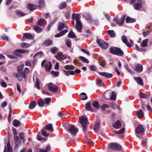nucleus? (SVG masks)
<instances>
[{
	"instance_id": "obj_1",
	"label": "nucleus",
	"mask_w": 152,
	"mask_h": 152,
	"mask_svg": "<svg viewBox=\"0 0 152 152\" xmlns=\"http://www.w3.org/2000/svg\"><path fill=\"white\" fill-rule=\"evenodd\" d=\"M80 15L79 14H76L74 13L72 15L73 20H75L76 21V28L77 31L79 32H81V29L83 28L82 24L80 20Z\"/></svg>"
},
{
	"instance_id": "obj_2",
	"label": "nucleus",
	"mask_w": 152,
	"mask_h": 152,
	"mask_svg": "<svg viewBox=\"0 0 152 152\" xmlns=\"http://www.w3.org/2000/svg\"><path fill=\"white\" fill-rule=\"evenodd\" d=\"M110 53L115 55L122 56L124 54L123 51L120 48L117 47H112L109 49Z\"/></svg>"
},
{
	"instance_id": "obj_3",
	"label": "nucleus",
	"mask_w": 152,
	"mask_h": 152,
	"mask_svg": "<svg viewBox=\"0 0 152 152\" xmlns=\"http://www.w3.org/2000/svg\"><path fill=\"white\" fill-rule=\"evenodd\" d=\"M78 121L81 125L83 130L84 132L86 131L88 124L87 118L84 116L80 117L79 118Z\"/></svg>"
},
{
	"instance_id": "obj_4",
	"label": "nucleus",
	"mask_w": 152,
	"mask_h": 152,
	"mask_svg": "<svg viewBox=\"0 0 152 152\" xmlns=\"http://www.w3.org/2000/svg\"><path fill=\"white\" fill-rule=\"evenodd\" d=\"M96 42L98 45L103 50H106L108 48V44L106 42L101 39H97Z\"/></svg>"
},
{
	"instance_id": "obj_5",
	"label": "nucleus",
	"mask_w": 152,
	"mask_h": 152,
	"mask_svg": "<svg viewBox=\"0 0 152 152\" xmlns=\"http://www.w3.org/2000/svg\"><path fill=\"white\" fill-rule=\"evenodd\" d=\"M17 72L19 74L16 73H14L13 75L14 77H16L18 80L20 81L22 80L23 78L25 79H26V74L23 72V70L17 71Z\"/></svg>"
},
{
	"instance_id": "obj_6",
	"label": "nucleus",
	"mask_w": 152,
	"mask_h": 152,
	"mask_svg": "<svg viewBox=\"0 0 152 152\" xmlns=\"http://www.w3.org/2000/svg\"><path fill=\"white\" fill-rule=\"evenodd\" d=\"M125 18L126 16L125 15H123L120 19H119L118 17L115 16L113 20L118 25L120 26H121L123 24Z\"/></svg>"
},
{
	"instance_id": "obj_7",
	"label": "nucleus",
	"mask_w": 152,
	"mask_h": 152,
	"mask_svg": "<svg viewBox=\"0 0 152 152\" xmlns=\"http://www.w3.org/2000/svg\"><path fill=\"white\" fill-rule=\"evenodd\" d=\"M67 129L72 135H75L78 131V129L75 128V126L70 125L67 127Z\"/></svg>"
},
{
	"instance_id": "obj_8",
	"label": "nucleus",
	"mask_w": 152,
	"mask_h": 152,
	"mask_svg": "<svg viewBox=\"0 0 152 152\" xmlns=\"http://www.w3.org/2000/svg\"><path fill=\"white\" fill-rule=\"evenodd\" d=\"M109 148L112 150L120 151L122 150L121 146L119 144L116 143H113L110 144L109 145Z\"/></svg>"
},
{
	"instance_id": "obj_9",
	"label": "nucleus",
	"mask_w": 152,
	"mask_h": 152,
	"mask_svg": "<svg viewBox=\"0 0 152 152\" xmlns=\"http://www.w3.org/2000/svg\"><path fill=\"white\" fill-rule=\"evenodd\" d=\"M47 86L49 90L52 92H55L58 90V86L52 83H48L47 84Z\"/></svg>"
},
{
	"instance_id": "obj_10",
	"label": "nucleus",
	"mask_w": 152,
	"mask_h": 152,
	"mask_svg": "<svg viewBox=\"0 0 152 152\" xmlns=\"http://www.w3.org/2000/svg\"><path fill=\"white\" fill-rule=\"evenodd\" d=\"M13 139L15 144V147L17 148L20 145L22 141L18 136H14Z\"/></svg>"
},
{
	"instance_id": "obj_11",
	"label": "nucleus",
	"mask_w": 152,
	"mask_h": 152,
	"mask_svg": "<svg viewBox=\"0 0 152 152\" xmlns=\"http://www.w3.org/2000/svg\"><path fill=\"white\" fill-rule=\"evenodd\" d=\"M139 1H140L139 0H136L134 2L131 3V4H133V5L135 9L136 10H139L142 7V4L141 3L137 2Z\"/></svg>"
},
{
	"instance_id": "obj_12",
	"label": "nucleus",
	"mask_w": 152,
	"mask_h": 152,
	"mask_svg": "<svg viewBox=\"0 0 152 152\" xmlns=\"http://www.w3.org/2000/svg\"><path fill=\"white\" fill-rule=\"evenodd\" d=\"M145 129L142 125H139L136 129V132L138 134H143L145 132Z\"/></svg>"
},
{
	"instance_id": "obj_13",
	"label": "nucleus",
	"mask_w": 152,
	"mask_h": 152,
	"mask_svg": "<svg viewBox=\"0 0 152 152\" xmlns=\"http://www.w3.org/2000/svg\"><path fill=\"white\" fill-rule=\"evenodd\" d=\"M26 39H33V37L31 34L30 33H25L24 34V35L22 38V41H25Z\"/></svg>"
},
{
	"instance_id": "obj_14",
	"label": "nucleus",
	"mask_w": 152,
	"mask_h": 152,
	"mask_svg": "<svg viewBox=\"0 0 152 152\" xmlns=\"http://www.w3.org/2000/svg\"><path fill=\"white\" fill-rule=\"evenodd\" d=\"M98 73L100 75L105 77L107 78H111L113 77L112 74L107 72H99Z\"/></svg>"
},
{
	"instance_id": "obj_15",
	"label": "nucleus",
	"mask_w": 152,
	"mask_h": 152,
	"mask_svg": "<svg viewBox=\"0 0 152 152\" xmlns=\"http://www.w3.org/2000/svg\"><path fill=\"white\" fill-rule=\"evenodd\" d=\"M85 107L86 110L87 111H88L91 112H94V110L91 107V104L88 102L85 105Z\"/></svg>"
},
{
	"instance_id": "obj_16",
	"label": "nucleus",
	"mask_w": 152,
	"mask_h": 152,
	"mask_svg": "<svg viewBox=\"0 0 152 152\" xmlns=\"http://www.w3.org/2000/svg\"><path fill=\"white\" fill-rule=\"evenodd\" d=\"M52 64L51 61H49L48 64H45V68L46 71L49 72L50 71L52 67Z\"/></svg>"
},
{
	"instance_id": "obj_17",
	"label": "nucleus",
	"mask_w": 152,
	"mask_h": 152,
	"mask_svg": "<svg viewBox=\"0 0 152 152\" xmlns=\"http://www.w3.org/2000/svg\"><path fill=\"white\" fill-rule=\"evenodd\" d=\"M122 126V123L120 121L118 120L114 123L113 124V127L116 129L120 128Z\"/></svg>"
},
{
	"instance_id": "obj_18",
	"label": "nucleus",
	"mask_w": 152,
	"mask_h": 152,
	"mask_svg": "<svg viewBox=\"0 0 152 152\" xmlns=\"http://www.w3.org/2000/svg\"><path fill=\"white\" fill-rule=\"evenodd\" d=\"M134 79L138 84L142 86L143 85V80L140 77H134Z\"/></svg>"
},
{
	"instance_id": "obj_19",
	"label": "nucleus",
	"mask_w": 152,
	"mask_h": 152,
	"mask_svg": "<svg viewBox=\"0 0 152 152\" xmlns=\"http://www.w3.org/2000/svg\"><path fill=\"white\" fill-rule=\"evenodd\" d=\"M68 31L67 29H65L60 31V32L56 34L55 37H59L64 35L65 34L67 33Z\"/></svg>"
},
{
	"instance_id": "obj_20",
	"label": "nucleus",
	"mask_w": 152,
	"mask_h": 152,
	"mask_svg": "<svg viewBox=\"0 0 152 152\" xmlns=\"http://www.w3.org/2000/svg\"><path fill=\"white\" fill-rule=\"evenodd\" d=\"M65 24L63 23L60 22L58 23V25L57 30L58 31H60L64 28Z\"/></svg>"
},
{
	"instance_id": "obj_21",
	"label": "nucleus",
	"mask_w": 152,
	"mask_h": 152,
	"mask_svg": "<svg viewBox=\"0 0 152 152\" xmlns=\"http://www.w3.org/2000/svg\"><path fill=\"white\" fill-rule=\"evenodd\" d=\"M108 95L110 96V99L111 100H115L116 99V94L114 91H112L108 94Z\"/></svg>"
},
{
	"instance_id": "obj_22",
	"label": "nucleus",
	"mask_w": 152,
	"mask_h": 152,
	"mask_svg": "<svg viewBox=\"0 0 152 152\" xmlns=\"http://www.w3.org/2000/svg\"><path fill=\"white\" fill-rule=\"evenodd\" d=\"M44 128L50 132H53V131L52 124H48L45 126Z\"/></svg>"
},
{
	"instance_id": "obj_23",
	"label": "nucleus",
	"mask_w": 152,
	"mask_h": 152,
	"mask_svg": "<svg viewBox=\"0 0 152 152\" xmlns=\"http://www.w3.org/2000/svg\"><path fill=\"white\" fill-rule=\"evenodd\" d=\"M100 126V123L99 121H97L94 127V129L96 132H97L99 129Z\"/></svg>"
},
{
	"instance_id": "obj_24",
	"label": "nucleus",
	"mask_w": 152,
	"mask_h": 152,
	"mask_svg": "<svg viewBox=\"0 0 152 152\" xmlns=\"http://www.w3.org/2000/svg\"><path fill=\"white\" fill-rule=\"evenodd\" d=\"M66 57V56H65L62 54H61L59 53H58L55 56L56 58L58 60L62 59V60H64Z\"/></svg>"
},
{
	"instance_id": "obj_25",
	"label": "nucleus",
	"mask_w": 152,
	"mask_h": 152,
	"mask_svg": "<svg viewBox=\"0 0 152 152\" xmlns=\"http://www.w3.org/2000/svg\"><path fill=\"white\" fill-rule=\"evenodd\" d=\"M53 42L52 40L47 39L43 42V44L46 46H49L53 44Z\"/></svg>"
},
{
	"instance_id": "obj_26",
	"label": "nucleus",
	"mask_w": 152,
	"mask_h": 152,
	"mask_svg": "<svg viewBox=\"0 0 152 152\" xmlns=\"http://www.w3.org/2000/svg\"><path fill=\"white\" fill-rule=\"evenodd\" d=\"M126 21L127 23H133L135 22L136 20L134 18L127 16L126 19Z\"/></svg>"
},
{
	"instance_id": "obj_27",
	"label": "nucleus",
	"mask_w": 152,
	"mask_h": 152,
	"mask_svg": "<svg viewBox=\"0 0 152 152\" xmlns=\"http://www.w3.org/2000/svg\"><path fill=\"white\" fill-rule=\"evenodd\" d=\"M7 149L8 150L7 152H11L12 151V149L11 147L10 143V142H8L7 144ZM3 152H7L6 151V147L5 146L4 151Z\"/></svg>"
},
{
	"instance_id": "obj_28",
	"label": "nucleus",
	"mask_w": 152,
	"mask_h": 152,
	"mask_svg": "<svg viewBox=\"0 0 152 152\" xmlns=\"http://www.w3.org/2000/svg\"><path fill=\"white\" fill-rule=\"evenodd\" d=\"M137 117L140 118H142L144 116V113L142 110L137 111L136 113Z\"/></svg>"
},
{
	"instance_id": "obj_29",
	"label": "nucleus",
	"mask_w": 152,
	"mask_h": 152,
	"mask_svg": "<svg viewBox=\"0 0 152 152\" xmlns=\"http://www.w3.org/2000/svg\"><path fill=\"white\" fill-rule=\"evenodd\" d=\"M92 105L94 108L96 109H99L100 107L99 102L96 101H94L92 102Z\"/></svg>"
},
{
	"instance_id": "obj_30",
	"label": "nucleus",
	"mask_w": 152,
	"mask_h": 152,
	"mask_svg": "<svg viewBox=\"0 0 152 152\" xmlns=\"http://www.w3.org/2000/svg\"><path fill=\"white\" fill-rule=\"evenodd\" d=\"M80 98L82 100L87 99L88 98V96L84 92L81 93L80 95Z\"/></svg>"
},
{
	"instance_id": "obj_31",
	"label": "nucleus",
	"mask_w": 152,
	"mask_h": 152,
	"mask_svg": "<svg viewBox=\"0 0 152 152\" xmlns=\"http://www.w3.org/2000/svg\"><path fill=\"white\" fill-rule=\"evenodd\" d=\"M33 27L34 30L38 33H39L42 31V28L37 26L34 25L33 26Z\"/></svg>"
},
{
	"instance_id": "obj_32",
	"label": "nucleus",
	"mask_w": 152,
	"mask_h": 152,
	"mask_svg": "<svg viewBox=\"0 0 152 152\" xmlns=\"http://www.w3.org/2000/svg\"><path fill=\"white\" fill-rule=\"evenodd\" d=\"M135 69L137 72H140L143 71L142 66L140 64H138L137 65Z\"/></svg>"
},
{
	"instance_id": "obj_33",
	"label": "nucleus",
	"mask_w": 152,
	"mask_h": 152,
	"mask_svg": "<svg viewBox=\"0 0 152 152\" xmlns=\"http://www.w3.org/2000/svg\"><path fill=\"white\" fill-rule=\"evenodd\" d=\"M36 105L37 104L34 101H32L29 104V108L30 109H33L35 107Z\"/></svg>"
},
{
	"instance_id": "obj_34",
	"label": "nucleus",
	"mask_w": 152,
	"mask_h": 152,
	"mask_svg": "<svg viewBox=\"0 0 152 152\" xmlns=\"http://www.w3.org/2000/svg\"><path fill=\"white\" fill-rule=\"evenodd\" d=\"M107 33L108 35L110 36L111 37H114L116 36V34L113 30H110L108 31Z\"/></svg>"
},
{
	"instance_id": "obj_35",
	"label": "nucleus",
	"mask_w": 152,
	"mask_h": 152,
	"mask_svg": "<svg viewBox=\"0 0 152 152\" xmlns=\"http://www.w3.org/2000/svg\"><path fill=\"white\" fill-rule=\"evenodd\" d=\"M39 5L38 7L39 8H43L45 6V3L44 0H39Z\"/></svg>"
},
{
	"instance_id": "obj_36",
	"label": "nucleus",
	"mask_w": 152,
	"mask_h": 152,
	"mask_svg": "<svg viewBox=\"0 0 152 152\" xmlns=\"http://www.w3.org/2000/svg\"><path fill=\"white\" fill-rule=\"evenodd\" d=\"M12 124L14 126L16 127L20 125V123L17 120L14 119L13 121Z\"/></svg>"
},
{
	"instance_id": "obj_37",
	"label": "nucleus",
	"mask_w": 152,
	"mask_h": 152,
	"mask_svg": "<svg viewBox=\"0 0 152 152\" xmlns=\"http://www.w3.org/2000/svg\"><path fill=\"white\" fill-rule=\"evenodd\" d=\"M37 103L39 106L42 107L45 104V102L42 99H41L38 100Z\"/></svg>"
},
{
	"instance_id": "obj_38",
	"label": "nucleus",
	"mask_w": 152,
	"mask_h": 152,
	"mask_svg": "<svg viewBox=\"0 0 152 152\" xmlns=\"http://www.w3.org/2000/svg\"><path fill=\"white\" fill-rule=\"evenodd\" d=\"M35 81V87L38 89H40V87L39 86L40 81L38 78H36Z\"/></svg>"
},
{
	"instance_id": "obj_39",
	"label": "nucleus",
	"mask_w": 152,
	"mask_h": 152,
	"mask_svg": "<svg viewBox=\"0 0 152 152\" xmlns=\"http://www.w3.org/2000/svg\"><path fill=\"white\" fill-rule=\"evenodd\" d=\"M10 111L7 117L8 121L10 123L11 121V116L12 115V109L10 106H9Z\"/></svg>"
},
{
	"instance_id": "obj_40",
	"label": "nucleus",
	"mask_w": 152,
	"mask_h": 152,
	"mask_svg": "<svg viewBox=\"0 0 152 152\" xmlns=\"http://www.w3.org/2000/svg\"><path fill=\"white\" fill-rule=\"evenodd\" d=\"M68 37L71 38H75L76 37V36L75 34L72 31H70L68 35Z\"/></svg>"
},
{
	"instance_id": "obj_41",
	"label": "nucleus",
	"mask_w": 152,
	"mask_h": 152,
	"mask_svg": "<svg viewBox=\"0 0 152 152\" xmlns=\"http://www.w3.org/2000/svg\"><path fill=\"white\" fill-rule=\"evenodd\" d=\"M28 8L31 11H32L36 9V6L31 4H28Z\"/></svg>"
},
{
	"instance_id": "obj_42",
	"label": "nucleus",
	"mask_w": 152,
	"mask_h": 152,
	"mask_svg": "<svg viewBox=\"0 0 152 152\" xmlns=\"http://www.w3.org/2000/svg\"><path fill=\"white\" fill-rule=\"evenodd\" d=\"M139 95L140 97L144 99L148 98L149 97V96L141 92H140L139 93Z\"/></svg>"
},
{
	"instance_id": "obj_43",
	"label": "nucleus",
	"mask_w": 152,
	"mask_h": 152,
	"mask_svg": "<svg viewBox=\"0 0 152 152\" xmlns=\"http://www.w3.org/2000/svg\"><path fill=\"white\" fill-rule=\"evenodd\" d=\"M21 46L23 48H27L30 47L31 45L26 42H23L21 44Z\"/></svg>"
},
{
	"instance_id": "obj_44",
	"label": "nucleus",
	"mask_w": 152,
	"mask_h": 152,
	"mask_svg": "<svg viewBox=\"0 0 152 152\" xmlns=\"http://www.w3.org/2000/svg\"><path fill=\"white\" fill-rule=\"evenodd\" d=\"M148 40V39H146L143 40L141 44V46L143 47H145L147 45V43Z\"/></svg>"
},
{
	"instance_id": "obj_45",
	"label": "nucleus",
	"mask_w": 152,
	"mask_h": 152,
	"mask_svg": "<svg viewBox=\"0 0 152 152\" xmlns=\"http://www.w3.org/2000/svg\"><path fill=\"white\" fill-rule=\"evenodd\" d=\"M41 133L42 135L45 137H47L49 134V133H46V129L44 128L42 129Z\"/></svg>"
},
{
	"instance_id": "obj_46",
	"label": "nucleus",
	"mask_w": 152,
	"mask_h": 152,
	"mask_svg": "<svg viewBox=\"0 0 152 152\" xmlns=\"http://www.w3.org/2000/svg\"><path fill=\"white\" fill-rule=\"evenodd\" d=\"M59 50V49L56 47L50 48V51L53 54H54Z\"/></svg>"
},
{
	"instance_id": "obj_47",
	"label": "nucleus",
	"mask_w": 152,
	"mask_h": 152,
	"mask_svg": "<svg viewBox=\"0 0 152 152\" xmlns=\"http://www.w3.org/2000/svg\"><path fill=\"white\" fill-rule=\"evenodd\" d=\"M75 67L72 65H67L65 66L64 68L66 70H73L75 69Z\"/></svg>"
},
{
	"instance_id": "obj_48",
	"label": "nucleus",
	"mask_w": 152,
	"mask_h": 152,
	"mask_svg": "<svg viewBox=\"0 0 152 152\" xmlns=\"http://www.w3.org/2000/svg\"><path fill=\"white\" fill-rule=\"evenodd\" d=\"M66 44L68 47L69 48L71 47V42L70 40L69 39H67L66 40Z\"/></svg>"
},
{
	"instance_id": "obj_49",
	"label": "nucleus",
	"mask_w": 152,
	"mask_h": 152,
	"mask_svg": "<svg viewBox=\"0 0 152 152\" xmlns=\"http://www.w3.org/2000/svg\"><path fill=\"white\" fill-rule=\"evenodd\" d=\"M79 58L82 60L84 62L86 63H89V61L86 58L80 56L79 57Z\"/></svg>"
},
{
	"instance_id": "obj_50",
	"label": "nucleus",
	"mask_w": 152,
	"mask_h": 152,
	"mask_svg": "<svg viewBox=\"0 0 152 152\" xmlns=\"http://www.w3.org/2000/svg\"><path fill=\"white\" fill-rule=\"evenodd\" d=\"M16 14L20 16H24L25 15V14L19 10H17L16 11Z\"/></svg>"
},
{
	"instance_id": "obj_51",
	"label": "nucleus",
	"mask_w": 152,
	"mask_h": 152,
	"mask_svg": "<svg viewBox=\"0 0 152 152\" xmlns=\"http://www.w3.org/2000/svg\"><path fill=\"white\" fill-rule=\"evenodd\" d=\"M67 5L65 2H62L60 5L59 8L61 9H63L66 8Z\"/></svg>"
},
{
	"instance_id": "obj_52",
	"label": "nucleus",
	"mask_w": 152,
	"mask_h": 152,
	"mask_svg": "<svg viewBox=\"0 0 152 152\" xmlns=\"http://www.w3.org/2000/svg\"><path fill=\"white\" fill-rule=\"evenodd\" d=\"M44 20L43 19H40L37 21V25L38 26H41L43 24V22Z\"/></svg>"
},
{
	"instance_id": "obj_53",
	"label": "nucleus",
	"mask_w": 152,
	"mask_h": 152,
	"mask_svg": "<svg viewBox=\"0 0 152 152\" xmlns=\"http://www.w3.org/2000/svg\"><path fill=\"white\" fill-rule=\"evenodd\" d=\"M109 107L108 105L104 104L102 106V109L103 111H105L106 108H109Z\"/></svg>"
},
{
	"instance_id": "obj_54",
	"label": "nucleus",
	"mask_w": 152,
	"mask_h": 152,
	"mask_svg": "<svg viewBox=\"0 0 152 152\" xmlns=\"http://www.w3.org/2000/svg\"><path fill=\"white\" fill-rule=\"evenodd\" d=\"M44 101L46 105H48L51 101V98H46L45 99Z\"/></svg>"
},
{
	"instance_id": "obj_55",
	"label": "nucleus",
	"mask_w": 152,
	"mask_h": 152,
	"mask_svg": "<svg viewBox=\"0 0 152 152\" xmlns=\"http://www.w3.org/2000/svg\"><path fill=\"white\" fill-rule=\"evenodd\" d=\"M121 39L123 42L124 43H126L128 41V40L126 38V36L123 35L121 37Z\"/></svg>"
},
{
	"instance_id": "obj_56",
	"label": "nucleus",
	"mask_w": 152,
	"mask_h": 152,
	"mask_svg": "<svg viewBox=\"0 0 152 152\" xmlns=\"http://www.w3.org/2000/svg\"><path fill=\"white\" fill-rule=\"evenodd\" d=\"M1 38L3 40L6 41H8L9 40L8 37L5 35H3L1 36Z\"/></svg>"
},
{
	"instance_id": "obj_57",
	"label": "nucleus",
	"mask_w": 152,
	"mask_h": 152,
	"mask_svg": "<svg viewBox=\"0 0 152 152\" xmlns=\"http://www.w3.org/2000/svg\"><path fill=\"white\" fill-rule=\"evenodd\" d=\"M51 73L52 74H53V75L56 77L58 76L59 75V72L57 71H51Z\"/></svg>"
},
{
	"instance_id": "obj_58",
	"label": "nucleus",
	"mask_w": 152,
	"mask_h": 152,
	"mask_svg": "<svg viewBox=\"0 0 152 152\" xmlns=\"http://www.w3.org/2000/svg\"><path fill=\"white\" fill-rule=\"evenodd\" d=\"M0 85L4 88H6L7 86V83L3 80L1 81Z\"/></svg>"
},
{
	"instance_id": "obj_59",
	"label": "nucleus",
	"mask_w": 152,
	"mask_h": 152,
	"mask_svg": "<svg viewBox=\"0 0 152 152\" xmlns=\"http://www.w3.org/2000/svg\"><path fill=\"white\" fill-rule=\"evenodd\" d=\"M89 68L92 71H95L96 69V68L94 65L90 66L89 67Z\"/></svg>"
},
{
	"instance_id": "obj_60",
	"label": "nucleus",
	"mask_w": 152,
	"mask_h": 152,
	"mask_svg": "<svg viewBox=\"0 0 152 152\" xmlns=\"http://www.w3.org/2000/svg\"><path fill=\"white\" fill-rule=\"evenodd\" d=\"M24 66V65L22 64L20 66H18L17 69V71H20V70H23Z\"/></svg>"
},
{
	"instance_id": "obj_61",
	"label": "nucleus",
	"mask_w": 152,
	"mask_h": 152,
	"mask_svg": "<svg viewBox=\"0 0 152 152\" xmlns=\"http://www.w3.org/2000/svg\"><path fill=\"white\" fill-rule=\"evenodd\" d=\"M37 139L38 140L40 141H41L42 140V138L40 133H38L37 134Z\"/></svg>"
},
{
	"instance_id": "obj_62",
	"label": "nucleus",
	"mask_w": 152,
	"mask_h": 152,
	"mask_svg": "<svg viewBox=\"0 0 152 152\" xmlns=\"http://www.w3.org/2000/svg\"><path fill=\"white\" fill-rule=\"evenodd\" d=\"M43 53L42 51H40L38 52L34 55V56H33V58H34L36 56H38L39 55H42Z\"/></svg>"
},
{
	"instance_id": "obj_63",
	"label": "nucleus",
	"mask_w": 152,
	"mask_h": 152,
	"mask_svg": "<svg viewBox=\"0 0 152 152\" xmlns=\"http://www.w3.org/2000/svg\"><path fill=\"white\" fill-rule=\"evenodd\" d=\"M81 50L84 52V53L86 54L87 55L89 56L90 55V53L89 52L87 51L86 50L81 48Z\"/></svg>"
},
{
	"instance_id": "obj_64",
	"label": "nucleus",
	"mask_w": 152,
	"mask_h": 152,
	"mask_svg": "<svg viewBox=\"0 0 152 152\" xmlns=\"http://www.w3.org/2000/svg\"><path fill=\"white\" fill-rule=\"evenodd\" d=\"M12 130L14 136H15V135L17 134V132L16 129L14 127H12Z\"/></svg>"
}]
</instances>
